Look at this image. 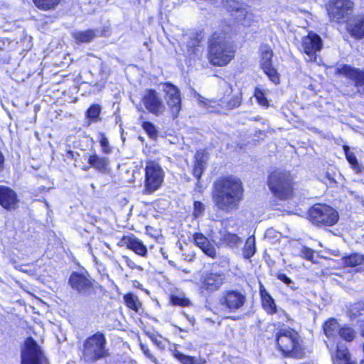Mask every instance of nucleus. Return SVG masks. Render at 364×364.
<instances>
[{"instance_id":"f257e3e1","label":"nucleus","mask_w":364,"mask_h":364,"mask_svg":"<svg viewBox=\"0 0 364 364\" xmlns=\"http://www.w3.org/2000/svg\"><path fill=\"white\" fill-rule=\"evenodd\" d=\"M242 196V181L232 176L218 178L213 184L212 200L219 210L237 209Z\"/></svg>"},{"instance_id":"f03ea898","label":"nucleus","mask_w":364,"mask_h":364,"mask_svg":"<svg viewBox=\"0 0 364 364\" xmlns=\"http://www.w3.org/2000/svg\"><path fill=\"white\" fill-rule=\"evenodd\" d=\"M208 60L215 66H225L235 57L233 44L222 31L213 33L208 40Z\"/></svg>"},{"instance_id":"7ed1b4c3","label":"nucleus","mask_w":364,"mask_h":364,"mask_svg":"<svg viewBox=\"0 0 364 364\" xmlns=\"http://www.w3.org/2000/svg\"><path fill=\"white\" fill-rule=\"evenodd\" d=\"M299 333L291 328L279 329L277 333V343L279 350L285 357L301 358L304 350L301 346Z\"/></svg>"},{"instance_id":"20e7f679","label":"nucleus","mask_w":364,"mask_h":364,"mask_svg":"<svg viewBox=\"0 0 364 364\" xmlns=\"http://www.w3.org/2000/svg\"><path fill=\"white\" fill-rule=\"evenodd\" d=\"M106 343L104 334L100 332L87 338L83 343L82 358L85 362L95 363L108 357L109 353L106 349Z\"/></svg>"},{"instance_id":"39448f33","label":"nucleus","mask_w":364,"mask_h":364,"mask_svg":"<svg viewBox=\"0 0 364 364\" xmlns=\"http://www.w3.org/2000/svg\"><path fill=\"white\" fill-rule=\"evenodd\" d=\"M268 186L278 198H289L293 193V179L287 171H275L268 178Z\"/></svg>"},{"instance_id":"423d86ee","label":"nucleus","mask_w":364,"mask_h":364,"mask_svg":"<svg viewBox=\"0 0 364 364\" xmlns=\"http://www.w3.org/2000/svg\"><path fill=\"white\" fill-rule=\"evenodd\" d=\"M310 221L318 227H330L336 224L339 215L336 210L326 204H315L309 211Z\"/></svg>"},{"instance_id":"0eeeda50","label":"nucleus","mask_w":364,"mask_h":364,"mask_svg":"<svg viewBox=\"0 0 364 364\" xmlns=\"http://www.w3.org/2000/svg\"><path fill=\"white\" fill-rule=\"evenodd\" d=\"M164 171L154 161H149L145 167L144 188L143 193L151 194L159 190L164 182Z\"/></svg>"},{"instance_id":"6e6552de","label":"nucleus","mask_w":364,"mask_h":364,"mask_svg":"<svg viewBox=\"0 0 364 364\" xmlns=\"http://www.w3.org/2000/svg\"><path fill=\"white\" fill-rule=\"evenodd\" d=\"M247 301L246 293L237 289L224 290L219 298V304L230 313L242 311Z\"/></svg>"},{"instance_id":"1a4fd4ad","label":"nucleus","mask_w":364,"mask_h":364,"mask_svg":"<svg viewBox=\"0 0 364 364\" xmlns=\"http://www.w3.org/2000/svg\"><path fill=\"white\" fill-rule=\"evenodd\" d=\"M21 364H45L47 362L41 346L31 337L27 338L21 349Z\"/></svg>"},{"instance_id":"9d476101","label":"nucleus","mask_w":364,"mask_h":364,"mask_svg":"<svg viewBox=\"0 0 364 364\" xmlns=\"http://www.w3.org/2000/svg\"><path fill=\"white\" fill-rule=\"evenodd\" d=\"M225 281V275L222 272L205 271L201 274L198 285L201 294H210L219 290Z\"/></svg>"},{"instance_id":"9b49d317","label":"nucleus","mask_w":364,"mask_h":364,"mask_svg":"<svg viewBox=\"0 0 364 364\" xmlns=\"http://www.w3.org/2000/svg\"><path fill=\"white\" fill-rule=\"evenodd\" d=\"M72 289L83 296L95 292V280L87 271L73 272L68 280Z\"/></svg>"},{"instance_id":"f8f14e48","label":"nucleus","mask_w":364,"mask_h":364,"mask_svg":"<svg viewBox=\"0 0 364 364\" xmlns=\"http://www.w3.org/2000/svg\"><path fill=\"white\" fill-rule=\"evenodd\" d=\"M351 0H330L327 6L329 18L335 22L345 21L353 11Z\"/></svg>"},{"instance_id":"ddd939ff","label":"nucleus","mask_w":364,"mask_h":364,"mask_svg":"<svg viewBox=\"0 0 364 364\" xmlns=\"http://www.w3.org/2000/svg\"><path fill=\"white\" fill-rule=\"evenodd\" d=\"M321 48L322 40L318 34L309 32L307 36L302 37L299 49L305 53L306 61H316L317 53Z\"/></svg>"},{"instance_id":"4468645a","label":"nucleus","mask_w":364,"mask_h":364,"mask_svg":"<svg viewBox=\"0 0 364 364\" xmlns=\"http://www.w3.org/2000/svg\"><path fill=\"white\" fill-rule=\"evenodd\" d=\"M141 102L149 112L156 117L161 116L166 112V105L159 93L155 90H146L142 97Z\"/></svg>"},{"instance_id":"2eb2a0df","label":"nucleus","mask_w":364,"mask_h":364,"mask_svg":"<svg viewBox=\"0 0 364 364\" xmlns=\"http://www.w3.org/2000/svg\"><path fill=\"white\" fill-rule=\"evenodd\" d=\"M164 91L166 93V104L169 108L173 118H176L181 109V93L177 87L166 83L164 86Z\"/></svg>"},{"instance_id":"dca6fc26","label":"nucleus","mask_w":364,"mask_h":364,"mask_svg":"<svg viewBox=\"0 0 364 364\" xmlns=\"http://www.w3.org/2000/svg\"><path fill=\"white\" fill-rule=\"evenodd\" d=\"M241 99L242 97L240 95H238L234 96L229 100L226 98H223L219 102H217L207 100L203 97L198 95V100L199 102L203 105L204 107H205L209 112H219L220 110L218 106L225 107L228 109H234L239 107L241 103Z\"/></svg>"},{"instance_id":"f3484780","label":"nucleus","mask_w":364,"mask_h":364,"mask_svg":"<svg viewBox=\"0 0 364 364\" xmlns=\"http://www.w3.org/2000/svg\"><path fill=\"white\" fill-rule=\"evenodd\" d=\"M18 199L16 192L9 187L0 185V205L7 210L18 208Z\"/></svg>"},{"instance_id":"a211bd4d","label":"nucleus","mask_w":364,"mask_h":364,"mask_svg":"<svg viewBox=\"0 0 364 364\" xmlns=\"http://www.w3.org/2000/svg\"><path fill=\"white\" fill-rule=\"evenodd\" d=\"M338 71L340 74L353 80L355 86L358 87L364 85V70L353 68L348 65H343Z\"/></svg>"},{"instance_id":"6ab92c4d","label":"nucleus","mask_w":364,"mask_h":364,"mask_svg":"<svg viewBox=\"0 0 364 364\" xmlns=\"http://www.w3.org/2000/svg\"><path fill=\"white\" fill-rule=\"evenodd\" d=\"M347 29L355 38H364V15H358L351 18L347 24Z\"/></svg>"},{"instance_id":"aec40b11","label":"nucleus","mask_w":364,"mask_h":364,"mask_svg":"<svg viewBox=\"0 0 364 364\" xmlns=\"http://www.w3.org/2000/svg\"><path fill=\"white\" fill-rule=\"evenodd\" d=\"M195 244L202 250V251L208 256L215 258L216 257V249L208 238L202 233H195L193 235Z\"/></svg>"},{"instance_id":"412c9836","label":"nucleus","mask_w":364,"mask_h":364,"mask_svg":"<svg viewBox=\"0 0 364 364\" xmlns=\"http://www.w3.org/2000/svg\"><path fill=\"white\" fill-rule=\"evenodd\" d=\"M123 242L128 249L132 250L136 255L146 257L148 254L147 248L139 239L135 237H124Z\"/></svg>"},{"instance_id":"4be33fe9","label":"nucleus","mask_w":364,"mask_h":364,"mask_svg":"<svg viewBox=\"0 0 364 364\" xmlns=\"http://www.w3.org/2000/svg\"><path fill=\"white\" fill-rule=\"evenodd\" d=\"M97 30L89 29L84 31H74L72 33L73 38L77 43H87L97 37Z\"/></svg>"},{"instance_id":"5701e85b","label":"nucleus","mask_w":364,"mask_h":364,"mask_svg":"<svg viewBox=\"0 0 364 364\" xmlns=\"http://www.w3.org/2000/svg\"><path fill=\"white\" fill-rule=\"evenodd\" d=\"M255 14L247 9H241L237 12L235 20L242 26L248 27L255 21Z\"/></svg>"},{"instance_id":"b1692460","label":"nucleus","mask_w":364,"mask_h":364,"mask_svg":"<svg viewBox=\"0 0 364 364\" xmlns=\"http://www.w3.org/2000/svg\"><path fill=\"white\" fill-rule=\"evenodd\" d=\"M174 358L178 360L182 364H205L206 360L201 357H192L183 354L180 351L175 350L173 353Z\"/></svg>"},{"instance_id":"393cba45","label":"nucleus","mask_w":364,"mask_h":364,"mask_svg":"<svg viewBox=\"0 0 364 364\" xmlns=\"http://www.w3.org/2000/svg\"><path fill=\"white\" fill-rule=\"evenodd\" d=\"M347 315L350 320H354L364 315V301L351 304L348 307Z\"/></svg>"},{"instance_id":"a878e982","label":"nucleus","mask_w":364,"mask_h":364,"mask_svg":"<svg viewBox=\"0 0 364 364\" xmlns=\"http://www.w3.org/2000/svg\"><path fill=\"white\" fill-rule=\"evenodd\" d=\"M343 148L345 152L346 158L348 163L351 165L352 168L357 173H362L364 171V167L358 163L355 154L350 151V149L348 146L345 145Z\"/></svg>"},{"instance_id":"bb28decb","label":"nucleus","mask_w":364,"mask_h":364,"mask_svg":"<svg viewBox=\"0 0 364 364\" xmlns=\"http://www.w3.org/2000/svg\"><path fill=\"white\" fill-rule=\"evenodd\" d=\"M195 164L193 170V173L195 177L199 179L205 168V160L204 159V156L203 153L200 151H197L195 155Z\"/></svg>"},{"instance_id":"cd10ccee","label":"nucleus","mask_w":364,"mask_h":364,"mask_svg":"<svg viewBox=\"0 0 364 364\" xmlns=\"http://www.w3.org/2000/svg\"><path fill=\"white\" fill-rule=\"evenodd\" d=\"M88 162L92 167L102 171L106 169L109 160L107 157H101L97 154H93L89 156Z\"/></svg>"},{"instance_id":"c85d7f7f","label":"nucleus","mask_w":364,"mask_h":364,"mask_svg":"<svg viewBox=\"0 0 364 364\" xmlns=\"http://www.w3.org/2000/svg\"><path fill=\"white\" fill-rule=\"evenodd\" d=\"M262 306L268 314H272L277 311V306L272 297L265 291H261Z\"/></svg>"},{"instance_id":"c756f323","label":"nucleus","mask_w":364,"mask_h":364,"mask_svg":"<svg viewBox=\"0 0 364 364\" xmlns=\"http://www.w3.org/2000/svg\"><path fill=\"white\" fill-rule=\"evenodd\" d=\"M346 267H355L364 262V255L358 253L351 254L342 258Z\"/></svg>"},{"instance_id":"7c9ffc66","label":"nucleus","mask_w":364,"mask_h":364,"mask_svg":"<svg viewBox=\"0 0 364 364\" xmlns=\"http://www.w3.org/2000/svg\"><path fill=\"white\" fill-rule=\"evenodd\" d=\"M340 326L335 318H329L324 324L323 330L326 336L333 337L340 330Z\"/></svg>"},{"instance_id":"2f4dec72","label":"nucleus","mask_w":364,"mask_h":364,"mask_svg":"<svg viewBox=\"0 0 364 364\" xmlns=\"http://www.w3.org/2000/svg\"><path fill=\"white\" fill-rule=\"evenodd\" d=\"M261 67L268 68V66L272 65L273 52L269 46L265 45L261 47Z\"/></svg>"},{"instance_id":"473e14b6","label":"nucleus","mask_w":364,"mask_h":364,"mask_svg":"<svg viewBox=\"0 0 364 364\" xmlns=\"http://www.w3.org/2000/svg\"><path fill=\"white\" fill-rule=\"evenodd\" d=\"M37 8L43 11L55 9L60 4V0H33Z\"/></svg>"},{"instance_id":"72a5a7b5","label":"nucleus","mask_w":364,"mask_h":364,"mask_svg":"<svg viewBox=\"0 0 364 364\" xmlns=\"http://www.w3.org/2000/svg\"><path fill=\"white\" fill-rule=\"evenodd\" d=\"M124 300L127 306L135 311H138L141 306L137 296L132 293L125 294Z\"/></svg>"},{"instance_id":"f704fd0d","label":"nucleus","mask_w":364,"mask_h":364,"mask_svg":"<svg viewBox=\"0 0 364 364\" xmlns=\"http://www.w3.org/2000/svg\"><path fill=\"white\" fill-rule=\"evenodd\" d=\"M255 240L253 236L249 237L245 244L243 249V255L246 259H250L255 253Z\"/></svg>"},{"instance_id":"c9c22d12","label":"nucleus","mask_w":364,"mask_h":364,"mask_svg":"<svg viewBox=\"0 0 364 364\" xmlns=\"http://www.w3.org/2000/svg\"><path fill=\"white\" fill-rule=\"evenodd\" d=\"M101 107L99 105H92L86 112V117L90 123L97 122L100 119Z\"/></svg>"},{"instance_id":"e433bc0d","label":"nucleus","mask_w":364,"mask_h":364,"mask_svg":"<svg viewBox=\"0 0 364 364\" xmlns=\"http://www.w3.org/2000/svg\"><path fill=\"white\" fill-rule=\"evenodd\" d=\"M338 334L343 339L348 342H350L354 339L356 333L355 330L351 327L345 326L342 328H340Z\"/></svg>"},{"instance_id":"4c0bfd02","label":"nucleus","mask_w":364,"mask_h":364,"mask_svg":"<svg viewBox=\"0 0 364 364\" xmlns=\"http://www.w3.org/2000/svg\"><path fill=\"white\" fill-rule=\"evenodd\" d=\"M223 241L230 247H237L242 242V239L236 234L227 232L223 235Z\"/></svg>"},{"instance_id":"58836bf2","label":"nucleus","mask_w":364,"mask_h":364,"mask_svg":"<svg viewBox=\"0 0 364 364\" xmlns=\"http://www.w3.org/2000/svg\"><path fill=\"white\" fill-rule=\"evenodd\" d=\"M254 96L256 98L258 103L265 107H269V101L266 97L264 91L260 88H255Z\"/></svg>"},{"instance_id":"ea45409f","label":"nucleus","mask_w":364,"mask_h":364,"mask_svg":"<svg viewBox=\"0 0 364 364\" xmlns=\"http://www.w3.org/2000/svg\"><path fill=\"white\" fill-rule=\"evenodd\" d=\"M141 127L151 139H156L158 136V132L154 124L150 122H144L141 124Z\"/></svg>"},{"instance_id":"a19ab883","label":"nucleus","mask_w":364,"mask_h":364,"mask_svg":"<svg viewBox=\"0 0 364 364\" xmlns=\"http://www.w3.org/2000/svg\"><path fill=\"white\" fill-rule=\"evenodd\" d=\"M200 47V41L197 38H191L187 43V51L189 55L196 54Z\"/></svg>"},{"instance_id":"79ce46f5","label":"nucleus","mask_w":364,"mask_h":364,"mask_svg":"<svg viewBox=\"0 0 364 364\" xmlns=\"http://www.w3.org/2000/svg\"><path fill=\"white\" fill-rule=\"evenodd\" d=\"M225 6L230 11H239L242 7L239 0H222Z\"/></svg>"},{"instance_id":"37998d69","label":"nucleus","mask_w":364,"mask_h":364,"mask_svg":"<svg viewBox=\"0 0 364 364\" xmlns=\"http://www.w3.org/2000/svg\"><path fill=\"white\" fill-rule=\"evenodd\" d=\"M336 358L339 360H348L349 359V354L348 349L345 346H337V350L335 354Z\"/></svg>"},{"instance_id":"c03bdc74","label":"nucleus","mask_w":364,"mask_h":364,"mask_svg":"<svg viewBox=\"0 0 364 364\" xmlns=\"http://www.w3.org/2000/svg\"><path fill=\"white\" fill-rule=\"evenodd\" d=\"M171 299V302L173 305L188 306L191 304V301L188 299H186L184 297H180L178 296H173Z\"/></svg>"},{"instance_id":"a18cd8bd","label":"nucleus","mask_w":364,"mask_h":364,"mask_svg":"<svg viewBox=\"0 0 364 364\" xmlns=\"http://www.w3.org/2000/svg\"><path fill=\"white\" fill-rule=\"evenodd\" d=\"M268 68H263L264 72L269 76L270 80L277 83L279 81V77L275 69L272 68V65L268 66Z\"/></svg>"},{"instance_id":"49530a36","label":"nucleus","mask_w":364,"mask_h":364,"mask_svg":"<svg viewBox=\"0 0 364 364\" xmlns=\"http://www.w3.org/2000/svg\"><path fill=\"white\" fill-rule=\"evenodd\" d=\"M193 216L197 218L203 214L205 205L200 201H195L193 204Z\"/></svg>"},{"instance_id":"de8ad7c7","label":"nucleus","mask_w":364,"mask_h":364,"mask_svg":"<svg viewBox=\"0 0 364 364\" xmlns=\"http://www.w3.org/2000/svg\"><path fill=\"white\" fill-rule=\"evenodd\" d=\"M314 251L309 247H304L301 251V256L308 260L314 262Z\"/></svg>"},{"instance_id":"09e8293b","label":"nucleus","mask_w":364,"mask_h":364,"mask_svg":"<svg viewBox=\"0 0 364 364\" xmlns=\"http://www.w3.org/2000/svg\"><path fill=\"white\" fill-rule=\"evenodd\" d=\"M123 259L126 262L127 267L132 269H138L140 271L143 270V268L140 266L136 264L131 258H129L128 256L124 255L122 257Z\"/></svg>"},{"instance_id":"8fccbe9b","label":"nucleus","mask_w":364,"mask_h":364,"mask_svg":"<svg viewBox=\"0 0 364 364\" xmlns=\"http://www.w3.org/2000/svg\"><path fill=\"white\" fill-rule=\"evenodd\" d=\"M140 347H141V350L143 351L144 354L150 360H151L152 362L155 363L156 364H157V359L150 353V350L148 348V347L146 346H145L144 344H142L141 343L140 344Z\"/></svg>"},{"instance_id":"3c124183","label":"nucleus","mask_w":364,"mask_h":364,"mask_svg":"<svg viewBox=\"0 0 364 364\" xmlns=\"http://www.w3.org/2000/svg\"><path fill=\"white\" fill-rule=\"evenodd\" d=\"M100 143L105 153L108 154L111 152V148L109 146V141L106 136L102 135Z\"/></svg>"},{"instance_id":"603ef678","label":"nucleus","mask_w":364,"mask_h":364,"mask_svg":"<svg viewBox=\"0 0 364 364\" xmlns=\"http://www.w3.org/2000/svg\"><path fill=\"white\" fill-rule=\"evenodd\" d=\"M278 279L283 282L287 285H290L292 283V281L290 278H289L285 274L280 273L277 275Z\"/></svg>"},{"instance_id":"864d4df0","label":"nucleus","mask_w":364,"mask_h":364,"mask_svg":"<svg viewBox=\"0 0 364 364\" xmlns=\"http://www.w3.org/2000/svg\"><path fill=\"white\" fill-rule=\"evenodd\" d=\"M151 341L159 348H163L164 345L162 343V341L161 340V338H159L158 336H155L154 334H151L149 336Z\"/></svg>"},{"instance_id":"5fc2aeb1","label":"nucleus","mask_w":364,"mask_h":364,"mask_svg":"<svg viewBox=\"0 0 364 364\" xmlns=\"http://www.w3.org/2000/svg\"><path fill=\"white\" fill-rule=\"evenodd\" d=\"M4 164V156L2 153L0 151V168H2Z\"/></svg>"},{"instance_id":"6e6d98bb","label":"nucleus","mask_w":364,"mask_h":364,"mask_svg":"<svg viewBox=\"0 0 364 364\" xmlns=\"http://www.w3.org/2000/svg\"><path fill=\"white\" fill-rule=\"evenodd\" d=\"M68 154H70V156L72 158H73V156H73V155H74L73 151H70L68 152Z\"/></svg>"},{"instance_id":"4d7b16f0","label":"nucleus","mask_w":364,"mask_h":364,"mask_svg":"<svg viewBox=\"0 0 364 364\" xmlns=\"http://www.w3.org/2000/svg\"><path fill=\"white\" fill-rule=\"evenodd\" d=\"M281 312L282 313V314H284V316L285 317H287V315L286 314V313H285L283 310H281Z\"/></svg>"},{"instance_id":"13d9d810","label":"nucleus","mask_w":364,"mask_h":364,"mask_svg":"<svg viewBox=\"0 0 364 364\" xmlns=\"http://www.w3.org/2000/svg\"><path fill=\"white\" fill-rule=\"evenodd\" d=\"M200 182H199V180L198 181V183H197V186H200Z\"/></svg>"},{"instance_id":"bf43d9fd","label":"nucleus","mask_w":364,"mask_h":364,"mask_svg":"<svg viewBox=\"0 0 364 364\" xmlns=\"http://www.w3.org/2000/svg\"><path fill=\"white\" fill-rule=\"evenodd\" d=\"M87 168H88V167L85 166L84 170H87Z\"/></svg>"},{"instance_id":"052dcab7","label":"nucleus","mask_w":364,"mask_h":364,"mask_svg":"<svg viewBox=\"0 0 364 364\" xmlns=\"http://www.w3.org/2000/svg\"><path fill=\"white\" fill-rule=\"evenodd\" d=\"M363 205H364V203H363Z\"/></svg>"}]
</instances>
